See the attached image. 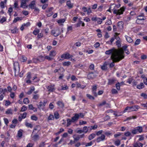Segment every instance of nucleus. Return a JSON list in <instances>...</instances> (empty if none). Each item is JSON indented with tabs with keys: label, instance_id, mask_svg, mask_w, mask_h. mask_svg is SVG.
<instances>
[{
	"label": "nucleus",
	"instance_id": "0e129e2a",
	"mask_svg": "<svg viewBox=\"0 0 147 147\" xmlns=\"http://www.w3.org/2000/svg\"><path fill=\"white\" fill-rule=\"evenodd\" d=\"M116 87L117 89L118 90H119L120 89V84L119 82H118L116 85Z\"/></svg>",
	"mask_w": 147,
	"mask_h": 147
},
{
	"label": "nucleus",
	"instance_id": "c03bdc74",
	"mask_svg": "<svg viewBox=\"0 0 147 147\" xmlns=\"http://www.w3.org/2000/svg\"><path fill=\"white\" fill-rule=\"evenodd\" d=\"M63 70V71H64V69L63 68V67H60L58 69H55L54 71V73H56L57 72H58L59 73V71L60 70Z\"/></svg>",
	"mask_w": 147,
	"mask_h": 147
},
{
	"label": "nucleus",
	"instance_id": "69168bd1",
	"mask_svg": "<svg viewBox=\"0 0 147 147\" xmlns=\"http://www.w3.org/2000/svg\"><path fill=\"white\" fill-rule=\"evenodd\" d=\"M45 59L49 61H51L53 59L52 58L49 56H45Z\"/></svg>",
	"mask_w": 147,
	"mask_h": 147
},
{
	"label": "nucleus",
	"instance_id": "6e6d98bb",
	"mask_svg": "<svg viewBox=\"0 0 147 147\" xmlns=\"http://www.w3.org/2000/svg\"><path fill=\"white\" fill-rule=\"evenodd\" d=\"M64 129L63 128H61L60 129L59 131L57 132L56 133V134L57 135H59L60 133H62V132H63L64 131Z\"/></svg>",
	"mask_w": 147,
	"mask_h": 147
},
{
	"label": "nucleus",
	"instance_id": "4be33fe9",
	"mask_svg": "<svg viewBox=\"0 0 147 147\" xmlns=\"http://www.w3.org/2000/svg\"><path fill=\"white\" fill-rule=\"evenodd\" d=\"M5 113L6 114H13V110L11 109H8L7 110L5 111Z\"/></svg>",
	"mask_w": 147,
	"mask_h": 147
},
{
	"label": "nucleus",
	"instance_id": "4468645a",
	"mask_svg": "<svg viewBox=\"0 0 147 147\" xmlns=\"http://www.w3.org/2000/svg\"><path fill=\"white\" fill-rule=\"evenodd\" d=\"M28 108L30 110H32L34 112H36L37 111V109L33 107L32 104H30L28 105Z\"/></svg>",
	"mask_w": 147,
	"mask_h": 147
},
{
	"label": "nucleus",
	"instance_id": "9b49d317",
	"mask_svg": "<svg viewBox=\"0 0 147 147\" xmlns=\"http://www.w3.org/2000/svg\"><path fill=\"white\" fill-rule=\"evenodd\" d=\"M29 7L32 9L36 7L35 1H32L28 5Z\"/></svg>",
	"mask_w": 147,
	"mask_h": 147
},
{
	"label": "nucleus",
	"instance_id": "393cba45",
	"mask_svg": "<svg viewBox=\"0 0 147 147\" xmlns=\"http://www.w3.org/2000/svg\"><path fill=\"white\" fill-rule=\"evenodd\" d=\"M96 136V134H92L88 136V139L91 140L94 138Z\"/></svg>",
	"mask_w": 147,
	"mask_h": 147
},
{
	"label": "nucleus",
	"instance_id": "ea45409f",
	"mask_svg": "<svg viewBox=\"0 0 147 147\" xmlns=\"http://www.w3.org/2000/svg\"><path fill=\"white\" fill-rule=\"evenodd\" d=\"M119 34L117 33H115V34L113 37L115 39H116L117 40H119V39H121L118 36V35Z\"/></svg>",
	"mask_w": 147,
	"mask_h": 147
},
{
	"label": "nucleus",
	"instance_id": "72a5a7b5",
	"mask_svg": "<svg viewBox=\"0 0 147 147\" xmlns=\"http://www.w3.org/2000/svg\"><path fill=\"white\" fill-rule=\"evenodd\" d=\"M131 107V110L132 111H136L137 110V109H139L140 107L138 106H134Z\"/></svg>",
	"mask_w": 147,
	"mask_h": 147
},
{
	"label": "nucleus",
	"instance_id": "4d7b16f0",
	"mask_svg": "<svg viewBox=\"0 0 147 147\" xmlns=\"http://www.w3.org/2000/svg\"><path fill=\"white\" fill-rule=\"evenodd\" d=\"M27 107L25 105H24L21 108V111L22 112L24 111L27 110Z\"/></svg>",
	"mask_w": 147,
	"mask_h": 147
},
{
	"label": "nucleus",
	"instance_id": "412c9836",
	"mask_svg": "<svg viewBox=\"0 0 147 147\" xmlns=\"http://www.w3.org/2000/svg\"><path fill=\"white\" fill-rule=\"evenodd\" d=\"M107 63L106 62H105L103 65L101 67L102 69L103 70H106L107 69Z\"/></svg>",
	"mask_w": 147,
	"mask_h": 147
},
{
	"label": "nucleus",
	"instance_id": "f8f14e48",
	"mask_svg": "<svg viewBox=\"0 0 147 147\" xmlns=\"http://www.w3.org/2000/svg\"><path fill=\"white\" fill-rule=\"evenodd\" d=\"M79 119V115L78 113L75 114L74 116L71 118V119L72 120V122H74L77 120Z\"/></svg>",
	"mask_w": 147,
	"mask_h": 147
},
{
	"label": "nucleus",
	"instance_id": "f3484780",
	"mask_svg": "<svg viewBox=\"0 0 147 147\" xmlns=\"http://www.w3.org/2000/svg\"><path fill=\"white\" fill-rule=\"evenodd\" d=\"M69 56L70 54L69 53H66L62 55L61 56V58H63L65 59H69Z\"/></svg>",
	"mask_w": 147,
	"mask_h": 147
},
{
	"label": "nucleus",
	"instance_id": "3c124183",
	"mask_svg": "<svg viewBox=\"0 0 147 147\" xmlns=\"http://www.w3.org/2000/svg\"><path fill=\"white\" fill-rule=\"evenodd\" d=\"M39 97V95L38 94H34L33 95V99L36 100L38 99Z\"/></svg>",
	"mask_w": 147,
	"mask_h": 147
},
{
	"label": "nucleus",
	"instance_id": "a878e982",
	"mask_svg": "<svg viewBox=\"0 0 147 147\" xmlns=\"http://www.w3.org/2000/svg\"><path fill=\"white\" fill-rule=\"evenodd\" d=\"M71 62L70 61H65L63 62V65L64 66H68L71 65Z\"/></svg>",
	"mask_w": 147,
	"mask_h": 147
},
{
	"label": "nucleus",
	"instance_id": "f03ea898",
	"mask_svg": "<svg viewBox=\"0 0 147 147\" xmlns=\"http://www.w3.org/2000/svg\"><path fill=\"white\" fill-rule=\"evenodd\" d=\"M143 131V127L142 126H138L136 127L132 131L133 134H136L138 133H141Z\"/></svg>",
	"mask_w": 147,
	"mask_h": 147
},
{
	"label": "nucleus",
	"instance_id": "09e8293b",
	"mask_svg": "<svg viewBox=\"0 0 147 147\" xmlns=\"http://www.w3.org/2000/svg\"><path fill=\"white\" fill-rule=\"evenodd\" d=\"M29 101L28 98H26L24 99L23 100L24 103L26 104H27L29 103Z\"/></svg>",
	"mask_w": 147,
	"mask_h": 147
},
{
	"label": "nucleus",
	"instance_id": "603ef678",
	"mask_svg": "<svg viewBox=\"0 0 147 147\" xmlns=\"http://www.w3.org/2000/svg\"><path fill=\"white\" fill-rule=\"evenodd\" d=\"M86 96L89 99H91V100H94V97L90 94H86Z\"/></svg>",
	"mask_w": 147,
	"mask_h": 147
},
{
	"label": "nucleus",
	"instance_id": "8fccbe9b",
	"mask_svg": "<svg viewBox=\"0 0 147 147\" xmlns=\"http://www.w3.org/2000/svg\"><path fill=\"white\" fill-rule=\"evenodd\" d=\"M123 21H121L118 22L117 26L119 27H123Z\"/></svg>",
	"mask_w": 147,
	"mask_h": 147
},
{
	"label": "nucleus",
	"instance_id": "bf43d9fd",
	"mask_svg": "<svg viewBox=\"0 0 147 147\" xmlns=\"http://www.w3.org/2000/svg\"><path fill=\"white\" fill-rule=\"evenodd\" d=\"M31 118L32 120L35 121H37L38 119L37 117L34 115H32L31 117Z\"/></svg>",
	"mask_w": 147,
	"mask_h": 147
},
{
	"label": "nucleus",
	"instance_id": "c756f323",
	"mask_svg": "<svg viewBox=\"0 0 147 147\" xmlns=\"http://www.w3.org/2000/svg\"><path fill=\"white\" fill-rule=\"evenodd\" d=\"M34 87H32L27 92V94L29 95L31 94L34 91Z\"/></svg>",
	"mask_w": 147,
	"mask_h": 147
},
{
	"label": "nucleus",
	"instance_id": "39448f33",
	"mask_svg": "<svg viewBox=\"0 0 147 147\" xmlns=\"http://www.w3.org/2000/svg\"><path fill=\"white\" fill-rule=\"evenodd\" d=\"M37 129L36 128H34L31 135V136L32 138L35 141L39 139V136L36 134V133H34V131L36 130Z\"/></svg>",
	"mask_w": 147,
	"mask_h": 147
},
{
	"label": "nucleus",
	"instance_id": "ddd939ff",
	"mask_svg": "<svg viewBox=\"0 0 147 147\" xmlns=\"http://www.w3.org/2000/svg\"><path fill=\"white\" fill-rule=\"evenodd\" d=\"M57 104L61 108L63 109L64 107V103L61 101H58L57 102Z\"/></svg>",
	"mask_w": 147,
	"mask_h": 147
},
{
	"label": "nucleus",
	"instance_id": "2f4dec72",
	"mask_svg": "<svg viewBox=\"0 0 147 147\" xmlns=\"http://www.w3.org/2000/svg\"><path fill=\"white\" fill-rule=\"evenodd\" d=\"M56 55V52L54 51H51L49 53V55L51 57H54Z\"/></svg>",
	"mask_w": 147,
	"mask_h": 147
},
{
	"label": "nucleus",
	"instance_id": "1a4fd4ad",
	"mask_svg": "<svg viewBox=\"0 0 147 147\" xmlns=\"http://www.w3.org/2000/svg\"><path fill=\"white\" fill-rule=\"evenodd\" d=\"M29 0H22L21 1L20 7H22L23 8H25V7L27 8L28 5H26V3Z\"/></svg>",
	"mask_w": 147,
	"mask_h": 147
},
{
	"label": "nucleus",
	"instance_id": "f704fd0d",
	"mask_svg": "<svg viewBox=\"0 0 147 147\" xmlns=\"http://www.w3.org/2000/svg\"><path fill=\"white\" fill-rule=\"evenodd\" d=\"M131 107H127L125 109L124 111V112H126L127 111H128V112L131 111Z\"/></svg>",
	"mask_w": 147,
	"mask_h": 147
},
{
	"label": "nucleus",
	"instance_id": "a19ab883",
	"mask_svg": "<svg viewBox=\"0 0 147 147\" xmlns=\"http://www.w3.org/2000/svg\"><path fill=\"white\" fill-rule=\"evenodd\" d=\"M120 144V141L119 140H117L114 142V144L117 146H118Z\"/></svg>",
	"mask_w": 147,
	"mask_h": 147
},
{
	"label": "nucleus",
	"instance_id": "a18cd8bd",
	"mask_svg": "<svg viewBox=\"0 0 147 147\" xmlns=\"http://www.w3.org/2000/svg\"><path fill=\"white\" fill-rule=\"evenodd\" d=\"M82 130L83 132L85 133H86L88 131V129L87 127L84 126V127L83 128V130Z\"/></svg>",
	"mask_w": 147,
	"mask_h": 147
},
{
	"label": "nucleus",
	"instance_id": "49530a36",
	"mask_svg": "<svg viewBox=\"0 0 147 147\" xmlns=\"http://www.w3.org/2000/svg\"><path fill=\"white\" fill-rule=\"evenodd\" d=\"M18 29L16 27H15L13 29L11 30V32L12 33H16L18 32Z\"/></svg>",
	"mask_w": 147,
	"mask_h": 147
},
{
	"label": "nucleus",
	"instance_id": "7c9ffc66",
	"mask_svg": "<svg viewBox=\"0 0 147 147\" xmlns=\"http://www.w3.org/2000/svg\"><path fill=\"white\" fill-rule=\"evenodd\" d=\"M22 135V130L20 129L18 132V136L19 137H21Z\"/></svg>",
	"mask_w": 147,
	"mask_h": 147
},
{
	"label": "nucleus",
	"instance_id": "f257e3e1",
	"mask_svg": "<svg viewBox=\"0 0 147 147\" xmlns=\"http://www.w3.org/2000/svg\"><path fill=\"white\" fill-rule=\"evenodd\" d=\"M105 53L107 55L111 54L110 58L114 62H119L124 57L121 51L115 49L114 48L106 51Z\"/></svg>",
	"mask_w": 147,
	"mask_h": 147
},
{
	"label": "nucleus",
	"instance_id": "dca6fc26",
	"mask_svg": "<svg viewBox=\"0 0 147 147\" xmlns=\"http://www.w3.org/2000/svg\"><path fill=\"white\" fill-rule=\"evenodd\" d=\"M15 75L16 74V69L17 67H18L19 69V65L18 63L15 62L13 63Z\"/></svg>",
	"mask_w": 147,
	"mask_h": 147
},
{
	"label": "nucleus",
	"instance_id": "20e7f679",
	"mask_svg": "<svg viewBox=\"0 0 147 147\" xmlns=\"http://www.w3.org/2000/svg\"><path fill=\"white\" fill-rule=\"evenodd\" d=\"M54 9L53 7H48L45 10L46 15L47 17H49L52 16L53 13L52 10Z\"/></svg>",
	"mask_w": 147,
	"mask_h": 147
},
{
	"label": "nucleus",
	"instance_id": "bb28decb",
	"mask_svg": "<svg viewBox=\"0 0 147 147\" xmlns=\"http://www.w3.org/2000/svg\"><path fill=\"white\" fill-rule=\"evenodd\" d=\"M54 116L51 114H50L47 120L48 121L51 120H54Z\"/></svg>",
	"mask_w": 147,
	"mask_h": 147
},
{
	"label": "nucleus",
	"instance_id": "6e6552de",
	"mask_svg": "<svg viewBox=\"0 0 147 147\" xmlns=\"http://www.w3.org/2000/svg\"><path fill=\"white\" fill-rule=\"evenodd\" d=\"M105 139V136L104 134H102L100 136L98 137L96 140V142L99 143L101 141H104Z\"/></svg>",
	"mask_w": 147,
	"mask_h": 147
},
{
	"label": "nucleus",
	"instance_id": "0eeeda50",
	"mask_svg": "<svg viewBox=\"0 0 147 147\" xmlns=\"http://www.w3.org/2000/svg\"><path fill=\"white\" fill-rule=\"evenodd\" d=\"M97 75L92 72H89L87 76V78L89 80L92 79L96 77Z\"/></svg>",
	"mask_w": 147,
	"mask_h": 147
},
{
	"label": "nucleus",
	"instance_id": "a211bd4d",
	"mask_svg": "<svg viewBox=\"0 0 147 147\" xmlns=\"http://www.w3.org/2000/svg\"><path fill=\"white\" fill-rule=\"evenodd\" d=\"M134 147H142L143 144L139 142H136L133 144Z\"/></svg>",
	"mask_w": 147,
	"mask_h": 147
},
{
	"label": "nucleus",
	"instance_id": "5fc2aeb1",
	"mask_svg": "<svg viewBox=\"0 0 147 147\" xmlns=\"http://www.w3.org/2000/svg\"><path fill=\"white\" fill-rule=\"evenodd\" d=\"M112 22L111 20H107L105 23V24L107 25H110L112 24Z\"/></svg>",
	"mask_w": 147,
	"mask_h": 147
},
{
	"label": "nucleus",
	"instance_id": "58836bf2",
	"mask_svg": "<svg viewBox=\"0 0 147 147\" xmlns=\"http://www.w3.org/2000/svg\"><path fill=\"white\" fill-rule=\"evenodd\" d=\"M22 18H21L20 17H17L16 18H15L14 20H13V23H16L19 20H21Z\"/></svg>",
	"mask_w": 147,
	"mask_h": 147
},
{
	"label": "nucleus",
	"instance_id": "b1692460",
	"mask_svg": "<svg viewBox=\"0 0 147 147\" xmlns=\"http://www.w3.org/2000/svg\"><path fill=\"white\" fill-rule=\"evenodd\" d=\"M121 39H119V40H117V41L116 42V45L118 48H120L121 47Z\"/></svg>",
	"mask_w": 147,
	"mask_h": 147
},
{
	"label": "nucleus",
	"instance_id": "de8ad7c7",
	"mask_svg": "<svg viewBox=\"0 0 147 147\" xmlns=\"http://www.w3.org/2000/svg\"><path fill=\"white\" fill-rule=\"evenodd\" d=\"M25 125L26 127H29L31 128H32L33 127V125L31 123L28 122L26 123Z\"/></svg>",
	"mask_w": 147,
	"mask_h": 147
},
{
	"label": "nucleus",
	"instance_id": "4c0bfd02",
	"mask_svg": "<svg viewBox=\"0 0 147 147\" xmlns=\"http://www.w3.org/2000/svg\"><path fill=\"white\" fill-rule=\"evenodd\" d=\"M61 90H67L68 89V87L66 85H63L61 86Z\"/></svg>",
	"mask_w": 147,
	"mask_h": 147
},
{
	"label": "nucleus",
	"instance_id": "5701e85b",
	"mask_svg": "<svg viewBox=\"0 0 147 147\" xmlns=\"http://www.w3.org/2000/svg\"><path fill=\"white\" fill-rule=\"evenodd\" d=\"M67 127H68L71 124V122H72V120L68 118L67 119Z\"/></svg>",
	"mask_w": 147,
	"mask_h": 147
},
{
	"label": "nucleus",
	"instance_id": "680f3d73",
	"mask_svg": "<svg viewBox=\"0 0 147 147\" xmlns=\"http://www.w3.org/2000/svg\"><path fill=\"white\" fill-rule=\"evenodd\" d=\"M97 85L95 84L93 85L92 88V91H96Z\"/></svg>",
	"mask_w": 147,
	"mask_h": 147
},
{
	"label": "nucleus",
	"instance_id": "e2e57ef3",
	"mask_svg": "<svg viewBox=\"0 0 147 147\" xmlns=\"http://www.w3.org/2000/svg\"><path fill=\"white\" fill-rule=\"evenodd\" d=\"M6 20V18L5 17H3L0 20V22L2 24L4 22H5Z\"/></svg>",
	"mask_w": 147,
	"mask_h": 147
},
{
	"label": "nucleus",
	"instance_id": "9d476101",
	"mask_svg": "<svg viewBox=\"0 0 147 147\" xmlns=\"http://www.w3.org/2000/svg\"><path fill=\"white\" fill-rule=\"evenodd\" d=\"M54 85H50L46 86L47 89H48V91L50 92H53L55 89L54 88Z\"/></svg>",
	"mask_w": 147,
	"mask_h": 147
},
{
	"label": "nucleus",
	"instance_id": "79ce46f5",
	"mask_svg": "<svg viewBox=\"0 0 147 147\" xmlns=\"http://www.w3.org/2000/svg\"><path fill=\"white\" fill-rule=\"evenodd\" d=\"M140 41H141V40L140 39H137L136 40V41L134 44V45L136 46V45H139L140 42Z\"/></svg>",
	"mask_w": 147,
	"mask_h": 147
},
{
	"label": "nucleus",
	"instance_id": "7ed1b4c3",
	"mask_svg": "<svg viewBox=\"0 0 147 147\" xmlns=\"http://www.w3.org/2000/svg\"><path fill=\"white\" fill-rule=\"evenodd\" d=\"M125 7H122L119 9H115L114 10L113 13L114 14L120 15L123 14L125 11Z\"/></svg>",
	"mask_w": 147,
	"mask_h": 147
},
{
	"label": "nucleus",
	"instance_id": "2eb2a0df",
	"mask_svg": "<svg viewBox=\"0 0 147 147\" xmlns=\"http://www.w3.org/2000/svg\"><path fill=\"white\" fill-rule=\"evenodd\" d=\"M66 5L68 6L69 8L70 9H71L73 7V4L71 3L70 0L67 1L66 2Z\"/></svg>",
	"mask_w": 147,
	"mask_h": 147
},
{
	"label": "nucleus",
	"instance_id": "864d4df0",
	"mask_svg": "<svg viewBox=\"0 0 147 147\" xmlns=\"http://www.w3.org/2000/svg\"><path fill=\"white\" fill-rule=\"evenodd\" d=\"M75 135H74L73 138H74V140L75 141H78L80 139V137L79 135H77L76 137H75Z\"/></svg>",
	"mask_w": 147,
	"mask_h": 147
},
{
	"label": "nucleus",
	"instance_id": "c85d7f7f",
	"mask_svg": "<svg viewBox=\"0 0 147 147\" xmlns=\"http://www.w3.org/2000/svg\"><path fill=\"white\" fill-rule=\"evenodd\" d=\"M54 115L55 118L56 119H57L59 118V115L58 112L56 111L54 112Z\"/></svg>",
	"mask_w": 147,
	"mask_h": 147
},
{
	"label": "nucleus",
	"instance_id": "473e14b6",
	"mask_svg": "<svg viewBox=\"0 0 147 147\" xmlns=\"http://www.w3.org/2000/svg\"><path fill=\"white\" fill-rule=\"evenodd\" d=\"M45 56L44 57L42 56H40L39 57V59L38 60L40 61H43L45 60Z\"/></svg>",
	"mask_w": 147,
	"mask_h": 147
},
{
	"label": "nucleus",
	"instance_id": "423d86ee",
	"mask_svg": "<svg viewBox=\"0 0 147 147\" xmlns=\"http://www.w3.org/2000/svg\"><path fill=\"white\" fill-rule=\"evenodd\" d=\"M52 34L55 36H57L61 34L60 32V29L58 28L56 30V31L54 30H52L51 31Z\"/></svg>",
	"mask_w": 147,
	"mask_h": 147
},
{
	"label": "nucleus",
	"instance_id": "052dcab7",
	"mask_svg": "<svg viewBox=\"0 0 147 147\" xmlns=\"http://www.w3.org/2000/svg\"><path fill=\"white\" fill-rule=\"evenodd\" d=\"M31 78V73L30 72H29L27 74V75L26 76V78L25 79V80H26V79H30Z\"/></svg>",
	"mask_w": 147,
	"mask_h": 147
},
{
	"label": "nucleus",
	"instance_id": "338daca9",
	"mask_svg": "<svg viewBox=\"0 0 147 147\" xmlns=\"http://www.w3.org/2000/svg\"><path fill=\"white\" fill-rule=\"evenodd\" d=\"M103 6L102 5H100L99 6L97 9V11H101L103 9Z\"/></svg>",
	"mask_w": 147,
	"mask_h": 147
},
{
	"label": "nucleus",
	"instance_id": "e433bc0d",
	"mask_svg": "<svg viewBox=\"0 0 147 147\" xmlns=\"http://www.w3.org/2000/svg\"><path fill=\"white\" fill-rule=\"evenodd\" d=\"M39 105H37V107L39 109H41V108L42 107H45V106H43V102H41V101L40 102H39Z\"/></svg>",
	"mask_w": 147,
	"mask_h": 147
},
{
	"label": "nucleus",
	"instance_id": "c9c22d12",
	"mask_svg": "<svg viewBox=\"0 0 147 147\" xmlns=\"http://www.w3.org/2000/svg\"><path fill=\"white\" fill-rule=\"evenodd\" d=\"M40 32V30L39 29L36 28L33 32V33L35 35H37Z\"/></svg>",
	"mask_w": 147,
	"mask_h": 147
},
{
	"label": "nucleus",
	"instance_id": "cd10ccee",
	"mask_svg": "<svg viewBox=\"0 0 147 147\" xmlns=\"http://www.w3.org/2000/svg\"><path fill=\"white\" fill-rule=\"evenodd\" d=\"M144 87V85L142 83H140L139 85H138L137 86V88L139 89L143 88Z\"/></svg>",
	"mask_w": 147,
	"mask_h": 147
},
{
	"label": "nucleus",
	"instance_id": "13d9d810",
	"mask_svg": "<svg viewBox=\"0 0 147 147\" xmlns=\"http://www.w3.org/2000/svg\"><path fill=\"white\" fill-rule=\"evenodd\" d=\"M90 130L92 129L95 130L96 129L97 127V125H94V126H91V127Z\"/></svg>",
	"mask_w": 147,
	"mask_h": 147
},
{
	"label": "nucleus",
	"instance_id": "6ab92c4d",
	"mask_svg": "<svg viewBox=\"0 0 147 147\" xmlns=\"http://www.w3.org/2000/svg\"><path fill=\"white\" fill-rule=\"evenodd\" d=\"M127 40V41L129 43H131L133 42V40L131 39V38L129 36L126 35L125 36Z\"/></svg>",
	"mask_w": 147,
	"mask_h": 147
},
{
	"label": "nucleus",
	"instance_id": "37998d69",
	"mask_svg": "<svg viewBox=\"0 0 147 147\" xmlns=\"http://www.w3.org/2000/svg\"><path fill=\"white\" fill-rule=\"evenodd\" d=\"M5 3H4V2L3 1H1L0 3V6L1 8L2 9H4L5 7Z\"/></svg>",
	"mask_w": 147,
	"mask_h": 147
},
{
	"label": "nucleus",
	"instance_id": "774afa93",
	"mask_svg": "<svg viewBox=\"0 0 147 147\" xmlns=\"http://www.w3.org/2000/svg\"><path fill=\"white\" fill-rule=\"evenodd\" d=\"M22 62H25L27 61V57L24 56H22Z\"/></svg>",
	"mask_w": 147,
	"mask_h": 147
},
{
	"label": "nucleus",
	"instance_id": "aec40b11",
	"mask_svg": "<svg viewBox=\"0 0 147 147\" xmlns=\"http://www.w3.org/2000/svg\"><path fill=\"white\" fill-rule=\"evenodd\" d=\"M116 80L114 79H109L108 80V84L109 85H111L114 83Z\"/></svg>",
	"mask_w": 147,
	"mask_h": 147
}]
</instances>
